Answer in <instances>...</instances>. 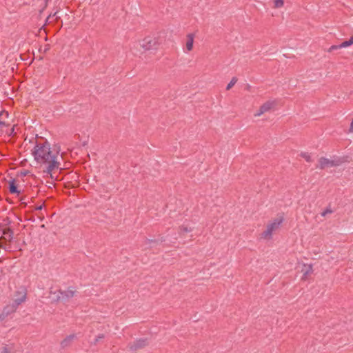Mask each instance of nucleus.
<instances>
[{
  "label": "nucleus",
  "mask_w": 353,
  "mask_h": 353,
  "mask_svg": "<svg viewBox=\"0 0 353 353\" xmlns=\"http://www.w3.org/2000/svg\"><path fill=\"white\" fill-rule=\"evenodd\" d=\"M32 154L37 163L48 164L46 172L52 178V172L59 168V163L57 161V154H52L50 150V144L47 141L43 143H37Z\"/></svg>",
  "instance_id": "1"
},
{
  "label": "nucleus",
  "mask_w": 353,
  "mask_h": 353,
  "mask_svg": "<svg viewBox=\"0 0 353 353\" xmlns=\"http://www.w3.org/2000/svg\"><path fill=\"white\" fill-rule=\"evenodd\" d=\"M349 157H334L333 159H329L324 157L319 158V165L316 168L324 170L328 167H337L342 165L343 163L349 162Z\"/></svg>",
  "instance_id": "2"
},
{
  "label": "nucleus",
  "mask_w": 353,
  "mask_h": 353,
  "mask_svg": "<svg viewBox=\"0 0 353 353\" xmlns=\"http://www.w3.org/2000/svg\"><path fill=\"white\" fill-rule=\"evenodd\" d=\"M21 289V291H16V296L21 295V297L15 298L12 303L7 305L3 307V311L6 315L8 316L14 313L17 310L19 305L26 301L27 298V290L24 287H22Z\"/></svg>",
  "instance_id": "3"
},
{
  "label": "nucleus",
  "mask_w": 353,
  "mask_h": 353,
  "mask_svg": "<svg viewBox=\"0 0 353 353\" xmlns=\"http://www.w3.org/2000/svg\"><path fill=\"white\" fill-rule=\"evenodd\" d=\"M283 217L276 218L273 220L272 222L269 223L267 225V229L263 231L261 234V237L266 239H270L272 238V232L279 228V225L283 222Z\"/></svg>",
  "instance_id": "4"
},
{
  "label": "nucleus",
  "mask_w": 353,
  "mask_h": 353,
  "mask_svg": "<svg viewBox=\"0 0 353 353\" xmlns=\"http://www.w3.org/2000/svg\"><path fill=\"white\" fill-rule=\"evenodd\" d=\"M159 46V43L158 41V39L152 37H145L141 44V46L145 50H156L158 48Z\"/></svg>",
  "instance_id": "5"
},
{
  "label": "nucleus",
  "mask_w": 353,
  "mask_h": 353,
  "mask_svg": "<svg viewBox=\"0 0 353 353\" xmlns=\"http://www.w3.org/2000/svg\"><path fill=\"white\" fill-rule=\"evenodd\" d=\"M58 292L61 296H59L57 300L67 302L76 295L77 291L74 287H69L65 290H59Z\"/></svg>",
  "instance_id": "6"
},
{
  "label": "nucleus",
  "mask_w": 353,
  "mask_h": 353,
  "mask_svg": "<svg viewBox=\"0 0 353 353\" xmlns=\"http://www.w3.org/2000/svg\"><path fill=\"white\" fill-rule=\"evenodd\" d=\"M148 345L147 339H139L135 341L133 343L129 345V348L131 351H137L142 349Z\"/></svg>",
  "instance_id": "7"
},
{
  "label": "nucleus",
  "mask_w": 353,
  "mask_h": 353,
  "mask_svg": "<svg viewBox=\"0 0 353 353\" xmlns=\"http://www.w3.org/2000/svg\"><path fill=\"white\" fill-rule=\"evenodd\" d=\"M274 105V101H266L259 108V110L254 114V116L259 117L262 115L265 112L270 111Z\"/></svg>",
  "instance_id": "8"
},
{
  "label": "nucleus",
  "mask_w": 353,
  "mask_h": 353,
  "mask_svg": "<svg viewBox=\"0 0 353 353\" xmlns=\"http://www.w3.org/2000/svg\"><path fill=\"white\" fill-rule=\"evenodd\" d=\"M301 272L303 273L302 280L306 281L308 276L313 272V268L312 265L303 264Z\"/></svg>",
  "instance_id": "9"
},
{
  "label": "nucleus",
  "mask_w": 353,
  "mask_h": 353,
  "mask_svg": "<svg viewBox=\"0 0 353 353\" xmlns=\"http://www.w3.org/2000/svg\"><path fill=\"white\" fill-rule=\"evenodd\" d=\"M76 339V335L74 334H70L67 336L63 340H62L60 343V345L61 349H65L68 347H70L72 343V341Z\"/></svg>",
  "instance_id": "10"
},
{
  "label": "nucleus",
  "mask_w": 353,
  "mask_h": 353,
  "mask_svg": "<svg viewBox=\"0 0 353 353\" xmlns=\"http://www.w3.org/2000/svg\"><path fill=\"white\" fill-rule=\"evenodd\" d=\"M9 191L11 194H16L19 196L21 194V191L18 189V185L16 183V179H12L9 181Z\"/></svg>",
  "instance_id": "11"
},
{
  "label": "nucleus",
  "mask_w": 353,
  "mask_h": 353,
  "mask_svg": "<svg viewBox=\"0 0 353 353\" xmlns=\"http://www.w3.org/2000/svg\"><path fill=\"white\" fill-rule=\"evenodd\" d=\"M13 230L10 229V228H6L3 230V234L6 236H2L1 238L8 241H11L13 237Z\"/></svg>",
  "instance_id": "12"
},
{
  "label": "nucleus",
  "mask_w": 353,
  "mask_h": 353,
  "mask_svg": "<svg viewBox=\"0 0 353 353\" xmlns=\"http://www.w3.org/2000/svg\"><path fill=\"white\" fill-rule=\"evenodd\" d=\"M194 34H188L187 36L186 48L188 51H191L193 48Z\"/></svg>",
  "instance_id": "13"
},
{
  "label": "nucleus",
  "mask_w": 353,
  "mask_h": 353,
  "mask_svg": "<svg viewBox=\"0 0 353 353\" xmlns=\"http://www.w3.org/2000/svg\"><path fill=\"white\" fill-rule=\"evenodd\" d=\"M352 44H353V36L351 37L349 40L345 41L342 42L340 44L339 47L346 48V47H348V46H351Z\"/></svg>",
  "instance_id": "14"
},
{
  "label": "nucleus",
  "mask_w": 353,
  "mask_h": 353,
  "mask_svg": "<svg viewBox=\"0 0 353 353\" xmlns=\"http://www.w3.org/2000/svg\"><path fill=\"white\" fill-rule=\"evenodd\" d=\"M179 234H183L184 233L190 232L192 231L191 228H188V226L181 225L179 227Z\"/></svg>",
  "instance_id": "15"
},
{
  "label": "nucleus",
  "mask_w": 353,
  "mask_h": 353,
  "mask_svg": "<svg viewBox=\"0 0 353 353\" xmlns=\"http://www.w3.org/2000/svg\"><path fill=\"white\" fill-rule=\"evenodd\" d=\"M238 81V79L235 77H232L231 81H230V83L228 84L227 87H226V90H230L232 86L234 85V84L237 82Z\"/></svg>",
  "instance_id": "16"
},
{
  "label": "nucleus",
  "mask_w": 353,
  "mask_h": 353,
  "mask_svg": "<svg viewBox=\"0 0 353 353\" xmlns=\"http://www.w3.org/2000/svg\"><path fill=\"white\" fill-rule=\"evenodd\" d=\"M300 156L305 159V160L307 161V162H312V157L311 156L307 153V152H302L301 154H300Z\"/></svg>",
  "instance_id": "17"
},
{
  "label": "nucleus",
  "mask_w": 353,
  "mask_h": 353,
  "mask_svg": "<svg viewBox=\"0 0 353 353\" xmlns=\"http://www.w3.org/2000/svg\"><path fill=\"white\" fill-rule=\"evenodd\" d=\"M105 338V335L103 334H99V335L97 336V337L95 338V339L94 340V341H92L91 343L92 345H97V343L103 339Z\"/></svg>",
  "instance_id": "18"
},
{
  "label": "nucleus",
  "mask_w": 353,
  "mask_h": 353,
  "mask_svg": "<svg viewBox=\"0 0 353 353\" xmlns=\"http://www.w3.org/2000/svg\"><path fill=\"white\" fill-rule=\"evenodd\" d=\"M57 13H58V11H56L53 14H50L47 17L46 21H49V23H51L52 21H50V19H51L52 17H56V18H55V21H57L60 19V17H57Z\"/></svg>",
  "instance_id": "19"
},
{
  "label": "nucleus",
  "mask_w": 353,
  "mask_h": 353,
  "mask_svg": "<svg viewBox=\"0 0 353 353\" xmlns=\"http://www.w3.org/2000/svg\"><path fill=\"white\" fill-rule=\"evenodd\" d=\"M284 4L283 0H275L274 1V7L275 8H281Z\"/></svg>",
  "instance_id": "20"
},
{
  "label": "nucleus",
  "mask_w": 353,
  "mask_h": 353,
  "mask_svg": "<svg viewBox=\"0 0 353 353\" xmlns=\"http://www.w3.org/2000/svg\"><path fill=\"white\" fill-rule=\"evenodd\" d=\"M0 353H14L13 351H12L8 345L3 346L2 348V350Z\"/></svg>",
  "instance_id": "21"
},
{
  "label": "nucleus",
  "mask_w": 353,
  "mask_h": 353,
  "mask_svg": "<svg viewBox=\"0 0 353 353\" xmlns=\"http://www.w3.org/2000/svg\"><path fill=\"white\" fill-rule=\"evenodd\" d=\"M333 212V210L330 208H327L322 213L321 216H325L327 214H331Z\"/></svg>",
  "instance_id": "22"
},
{
  "label": "nucleus",
  "mask_w": 353,
  "mask_h": 353,
  "mask_svg": "<svg viewBox=\"0 0 353 353\" xmlns=\"http://www.w3.org/2000/svg\"><path fill=\"white\" fill-rule=\"evenodd\" d=\"M158 243V241L157 239H146L145 241V243L146 245H150L152 243Z\"/></svg>",
  "instance_id": "23"
},
{
  "label": "nucleus",
  "mask_w": 353,
  "mask_h": 353,
  "mask_svg": "<svg viewBox=\"0 0 353 353\" xmlns=\"http://www.w3.org/2000/svg\"><path fill=\"white\" fill-rule=\"evenodd\" d=\"M26 196H22L20 198V201H21V205H22L23 207H26L27 205V203H26Z\"/></svg>",
  "instance_id": "24"
},
{
  "label": "nucleus",
  "mask_w": 353,
  "mask_h": 353,
  "mask_svg": "<svg viewBox=\"0 0 353 353\" xmlns=\"http://www.w3.org/2000/svg\"><path fill=\"white\" fill-rule=\"evenodd\" d=\"M339 46H340V45H333L328 49V52H331L334 50H338V49L342 48L341 47H339Z\"/></svg>",
  "instance_id": "25"
},
{
  "label": "nucleus",
  "mask_w": 353,
  "mask_h": 353,
  "mask_svg": "<svg viewBox=\"0 0 353 353\" xmlns=\"http://www.w3.org/2000/svg\"><path fill=\"white\" fill-rule=\"evenodd\" d=\"M8 126H9L8 123H6L5 121H0V134L3 131L2 128L3 127H8Z\"/></svg>",
  "instance_id": "26"
},
{
  "label": "nucleus",
  "mask_w": 353,
  "mask_h": 353,
  "mask_svg": "<svg viewBox=\"0 0 353 353\" xmlns=\"http://www.w3.org/2000/svg\"><path fill=\"white\" fill-rule=\"evenodd\" d=\"M8 135V136H14L15 135V132H14V125L12 126V128L9 130V132H7Z\"/></svg>",
  "instance_id": "27"
},
{
  "label": "nucleus",
  "mask_w": 353,
  "mask_h": 353,
  "mask_svg": "<svg viewBox=\"0 0 353 353\" xmlns=\"http://www.w3.org/2000/svg\"><path fill=\"white\" fill-rule=\"evenodd\" d=\"M28 173H29V171H28V170H23V171H21V172H20V173H19V174H17V176H26Z\"/></svg>",
  "instance_id": "28"
},
{
  "label": "nucleus",
  "mask_w": 353,
  "mask_h": 353,
  "mask_svg": "<svg viewBox=\"0 0 353 353\" xmlns=\"http://www.w3.org/2000/svg\"><path fill=\"white\" fill-rule=\"evenodd\" d=\"M8 315H6L3 311L0 314V321H3Z\"/></svg>",
  "instance_id": "29"
},
{
  "label": "nucleus",
  "mask_w": 353,
  "mask_h": 353,
  "mask_svg": "<svg viewBox=\"0 0 353 353\" xmlns=\"http://www.w3.org/2000/svg\"><path fill=\"white\" fill-rule=\"evenodd\" d=\"M349 132H353V119L352 120V122L350 123Z\"/></svg>",
  "instance_id": "30"
},
{
  "label": "nucleus",
  "mask_w": 353,
  "mask_h": 353,
  "mask_svg": "<svg viewBox=\"0 0 353 353\" xmlns=\"http://www.w3.org/2000/svg\"><path fill=\"white\" fill-rule=\"evenodd\" d=\"M43 208V205H39V206H37L36 207L35 210H41Z\"/></svg>",
  "instance_id": "31"
},
{
  "label": "nucleus",
  "mask_w": 353,
  "mask_h": 353,
  "mask_svg": "<svg viewBox=\"0 0 353 353\" xmlns=\"http://www.w3.org/2000/svg\"><path fill=\"white\" fill-rule=\"evenodd\" d=\"M250 88H251V86H250L249 84H248V85H246V87H245V89H246L247 90H250Z\"/></svg>",
  "instance_id": "32"
},
{
  "label": "nucleus",
  "mask_w": 353,
  "mask_h": 353,
  "mask_svg": "<svg viewBox=\"0 0 353 353\" xmlns=\"http://www.w3.org/2000/svg\"><path fill=\"white\" fill-rule=\"evenodd\" d=\"M14 296H15V298H20V297H21V295H17V296H16V293H15V294H14Z\"/></svg>",
  "instance_id": "33"
},
{
  "label": "nucleus",
  "mask_w": 353,
  "mask_h": 353,
  "mask_svg": "<svg viewBox=\"0 0 353 353\" xmlns=\"http://www.w3.org/2000/svg\"><path fill=\"white\" fill-rule=\"evenodd\" d=\"M1 247H2V243H1V242L0 241V248H1Z\"/></svg>",
  "instance_id": "34"
}]
</instances>
